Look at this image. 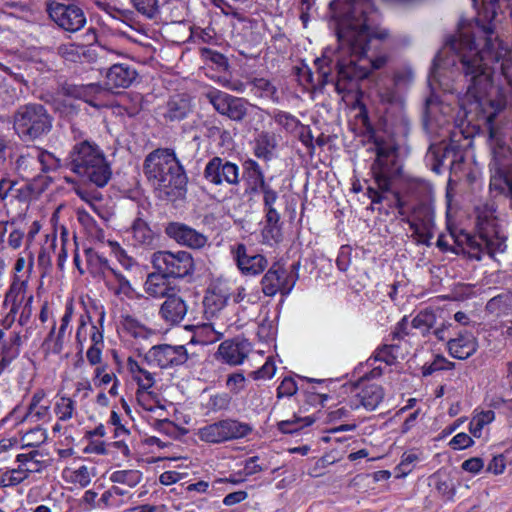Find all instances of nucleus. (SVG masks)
<instances>
[{
  "mask_svg": "<svg viewBox=\"0 0 512 512\" xmlns=\"http://www.w3.org/2000/svg\"><path fill=\"white\" fill-rule=\"evenodd\" d=\"M493 64H499L501 74L511 83L512 58L508 45L491 23L476 21L446 39L433 60L429 82L440 83L442 72L454 67L464 78L466 96L482 106L493 86Z\"/></svg>",
  "mask_w": 512,
  "mask_h": 512,
  "instance_id": "nucleus-1",
  "label": "nucleus"
},
{
  "mask_svg": "<svg viewBox=\"0 0 512 512\" xmlns=\"http://www.w3.org/2000/svg\"><path fill=\"white\" fill-rule=\"evenodd\" d=\"M344 5L339 14L334 16L335 32L339 49L335 55L332 74L330 65L334 60L316 59L318 69L317 86L323 88L333 83L338 94L351 90L354 83L367 78L370 70L367 66L359 65L352 57L362 60L372 49L374 40L384 41L389 37L386 29L373 28V15L376 13L373 0H337Z\"/></svg>",
  "mask_w": 512,
  "mask_h": 512,
  "instance_id": "nucleus-2",
  "label": "nucleus"
},
{
  "mask_svg": "<svg viewBox=\"0 0 512 512\" xmlns=\"http://www.w3.org/2000/svg\"><path fill=\"white\" fill-rule=\"evenodd\" d=\"M143 172L167 197H178L186 192L188 178L173 149L158 148L150 152L145 157Z\"/></svg>",
  "mask_w": 512,
  "mask_h": 512,
  "instance_id": "nucleus-3",
  "label": "nucleus"
},
{
  "mask_svg": "<svg viewBox=\"0 0 512 512\" xmlns=\"http://www.w3.org/2000/svg\"><path fill=\"white\" fill-rule=\"evenodd\" d=\"M64 165L84 181L97 187L106 186L112 176L110 164L103 151L88 140L76 143L72 147Z\"/></svg>",
  "mask_w": 512,
  "mask_h": 512,
  "instance_id": "nucleus-4",
  "label": "nucleus"
},
{
  "mask_svg": "<svg viewBox=\"0 0 512 512\" xmlns=\"http://www.w3.org/2000/svg\"><path fill=\"white\" fill-rule=\"evenodd\" d=\"M52 127V115L39 103L19 106L13 116V128L23 141H35L50 133Z\"/></svg>",
  "mask_w": 512,
  "mask_h": 512,
  "instance_id": "nucleus-5",
  "label": "nucleus"
},
{
  "mask_svg": "<svg viewBox=\"0 0 512 512\" xmlns=\"http://www.w3.org/2000/svg\"><path fill=\"white\" fill-rule=\"evenodd\" d=\"M464 236L470 258L477 261H480L484 254L497 260L496 256L503 254L507 248L506 236L501 233L493 219L480 221L475 235L465 234Z\"/></svg>",
  "mask_w": 512,
  "mask_h": 512,
  "instance_id": "nucleus-6",
  "label": "nucleus"
},
{
  "mask_svg": "<svg viewBox=\"0 0 512 512\" xmlns=\"http://www.w3.org/2000/svg\"><path fill=\"white\" fill-rule=\"evenodd\" d=\"M376 159L371 171L378 190L388 192L392 182L401 175L398 161V147L392 141L376 137L374 140Z\"/></svg>",
  "mask_w": 512,
  "mask_h": 512,
  "instance_id": "nucleus-7",
  "label": "nucleus"
},
{
  "mask_svg": "<svg viewBox=\"0 0 512 512\" xmlns=\"http://www.w3.org/2000/svg\"><path fill=\"white\" fill-rule=\"evenodd\" d=\"M151 263L156 271L167 278H185L191 276L195 271L192 255L184 250L154 252Z\"/></svg>",
  "mask_w": 512,
  "mask_h": 512,
  "instance_id": "nucleus-8",
  "label": "nucleus"
},
{
  "mask_svg": "<svg viewBox=\"0 0 512 512\" xmlns=\"http://www.w3.org/2000/svg\"><path fill=\"white\" fill-rule=\"evenodd\" d=\"M251 431L252 427L248 423L228 418L201 428L199 438L208 443H221L243 438Z\"/></svg>",
  "mask_w": 512,
  "mask_h": 512,
  "instance_id": "nucleus-9",
  "label": "nucleus"
},
{
  "mask_svg": "<svg viewBox=\"0 0 512 512\" xmlns=\"http://www.w3.org/2000/svg\"><path fill=\"white\" fill-rule=\"evenodd\" d=\"M487 102L492 109L485 117V125L488 130V144L495 165L499 166L510 153L503 127L495 122L498 113L503 109L504 105L500 101L488 100Z\"/></svg>",
  "mask_w": 512,
  "mask_h": 512,
  "instance_id": "nucleus-10",
  "label": "nucleus"
},
{
  "mask_svg": "<svg viewBox=\"0 0 512 512\" xmlns=\"http://www.w3.org/2000/svg\"><path fill=\"white\" fill-rule=\"evenodd\" d=\"M413 231L412 237L417 243L426 246L431 245L434 229V211L432 207L426 203H419L413 207L410 217L402 218Z\"/></svg>",
  "mask_w": 512,
  "mask_h": 512,
  "instance_id": "nucleus-11",
  "label": "nucleus"
},
{
  "mask_svg": "<svg viewBox=\"0 0 512 512\" xmlns=\"http://www.w3.org/2000/svg\"><path fill=\"white\" fill-rule=\"evenodd\" d=\"M47 13L61 29L77 32L86 24L83 10L75 4H65L57 1L47 2Z\"/></svg>",
  "mask_w": 512,
  "mask_h": 512,
  "instance_id": "nucleus-12",
  "label": "nucleus"
},
{
  "mask_svg": "<svg viewBox=\"0 0 512 512\" xmlns=\"http://www.w3.org/2000/svg\"><path fill=\"white\" fill-rule=\"evenodd\" d=\"M187 360L188 353L183 345H154L144 355V361L147 364L155 365L161 369L180 366Z\"/></svg>",
  "mask_w": 512,
  "mask_h": 512,
  "instance_id": "nucleus-13",
  "label": "nucleus"
},
{
  "mask_svg": "<svg viewBox=\"0 0 512 512\" xmlns=\"http://www.w3.org/2000/svg\"><path fill=\"white\" fill-rule=\"evenodd\" d=\"M260 193L263 194V206L265 211V226L263 236L266 240L279 241L280 234V214L275 208L278 201V192L272 188L268 181H261Z\"/></svg>",
  "mask_w": 512,
  "mask_h": 512,
  "instance_id": "nucleus-14",
  "label": "nucleus"
},
{
  "mask_svg": "<svg viewBox=\"0 0 512 512\" xmlns=\"http://www.w3.org/2000/svg\"><path fill=\"white\" fill-rule=\"evenodd\" d=\"M204 178L214 185L226 182L230 185L239 183V168L236 164L220 157H213L205 166Z\"/></svg>",
  "mask_w": 512,
  "mask_h": 512,
  "instance_id": "nucleus-15",
  "label": "nucleus"
},
{
  "mask_svg": "<svg viewBox=\"0 0 512 512\" xmlns=\"http://www.w3.org/2000/svg\"><path fill=\"white\" fill-rule=\"evenodd\" d=\"M165 234L179 245L191 249H201L208 241L206 235L181 222H169L165 226Z\"/></svg>",
  "mask_w": 512,
  "mask_h": 512,
  "instance_id": "nucleus-16",
  "label": "nucleus"
},
{
  "mask_svg": "<svg viewBox=\"0 0 512 512\" xmlns=\"http://www.w3.org/2000/svg\"><path fill=\"white\" fill-rule=\"evenodd\" d=\"M289 278L285 276L283 267L279 263H274L262 277V292L269 297L275 296L278 292L283 296L288 295L297 281V276L291 283Z\"/></svg>",
  "mask_w": 512,
  "mask_h": 512,
  "instance_id": "nucleus-17",
  "label": "nucleus"
},
{
  "mask_svg": "<svg viewBox=\"0 0 512 512\" xmlns=\"http://www.w3.org/2000/svg\"><path fill=\"white\" fill-rule=\"evenodd\" d=\"M232 253L238 268L243 274L257 275L263 272L268 265V261L263 255L249 250L242 243L237 244L236 247L232 249Z\"/></svg>",
  "mask_w": 512,
  "mask_h": 512,
  "instance_id": "nucleus-18",
  "label": "nucleus"
},
{
  "mask_svg": "<svg viewBox=\"0 0 512 512\" xmlns=\"http://www.w3.org/2000/svg\"><path fill=\"white\" fill-rule=\"evenodd\" d=\"M137 70L128 63H113L105 74V90L128 88L137 79Z\"/></svg>",
  "mask_w": 512,
  "mask_h": 512,
  "instance_id": "nucleus-19",
  "label": "nucleus"
},
{
  "mask_svg": "<svg viewBox=\"0 0 512 512\" xmlns=\"http://www.w3.org/2000/svg\"><path fill=\"white\" fill-rule=\"evenodd\" d=\"M251 351V344L247 340H226L218 348L217 355L230 365L242 364Z\"/></svg>",
  "mask_w": 512,
  "mask_h": 512,
  "instance_id": "nucleus-20",
  "label": "nucleus"
},
{
  "mask_svg": "<svg viewBox=\"0 0 512 512\" xmlns=\"http://www.w3.org/2000/svg\"><path fill=\"white\" fill-rule=\"evenodd\" d=\"M132 239L135 246L154 250L159 246L160 235L151 229L148 222L138 216L131 226Z\"/></svg>",
  "mask_w": 512,
  "mask_h": 512,
  "instance_id": "nucleus-21",
  "label": "nucleus"
},
{
  "mask_svg": "<svg viewBox=\"0 0 512 512\" xmlns=\"http://www.w3.org/2000/svg\"><path fill=\"white\" fill-rule=\"evenodd\" d=\"M448 350L452 357L457 359H467L477 350V343L471 333H460L458 337L449 339Z\"/></svg>",
  "mask_w": 512,
  "mask_h": 512,
  "instance_id": "nucleus-22",
  "label": "nucleus"
},
{
  "mask_svg": "<svg viewBox=\"0 0 512 512\" xmlns=\"http://www.w3.org/2000/svg\"><path fill=\"white\" fill-rule=\"evenodd\" d=\"M160 314L166 322L178 324L187 314V305L181 297L170 294L161 305Z\"/></svg>",
  "mask_w": 512,
  "mask_h": 512,
  "instance_id": "nucleus-23",
  "label": "nucleus"
},
{
  "mask_svg": "<svg viewBox=\"0 0 512 512\" xmlns=\"http://www.w3.org/2000/svg\"><path fill=\"white\" fill-rule=\"evenodd\" d=\"M190 111L191 104L188 96L184 94H176L167 102L164 116L169 121H181Z\"/></svg>",
  "mask_w": 512,
  "mask_h": 512,
  "instance_id": "nucleus-24",
  "label": "nucleus"
},
{
  "mask_svg": "<svg viewBox=\"0 0 512 512\" xmlns=\"http://www.w3.org/2000/svg\"><path fill=\"white\" fill-rule=\"evenodd\" d=\"M406 76L401 73H397L394 76V83L392 85L381 86L377 90V96L382 104L388 105H402V96L398 92V88L401 86H408L410 83H401Z\"/></svg>",
  "mask_w": 512,
  "mask_h": 512,
  "instance_id": "nucleus-25",
  "label": "nucleus"
},
{
  "mask_svg": "<svg viewBox=\"0 0 512 512\" xmlns=\"http://www.w3.org/2000/svg\"><path fill=\"white\" fill-rule=\"evenodd\" d=\"M84 253L90 273L106 279L107 273H110V269H113L109 265L108 259L93 248L85 249Z\"/></svg>",
  "mask_w": 512,
  "mask_h": 512,
  "instance_id": "nucleus-26",
  "label": "nucleus"
},
{
  "mask_svg": "<svg viewBox=\"0 0 512 512\" xmlns=\"http://www.w3.org/2000/svg\"><path fill=\"white\" fill-rule=\"evenodd\" d=\"M360 404L367 410L372 411L378 407L384 398L383 388L377 384L364 387L358 394Z\"/></svg>",
  "mask_w": 512,
  "mask_h": 512,
  "instance_id": "nucleus-27",
  "label": "nucleus"
},
{
  "mask_svg": "<svg viewBox=\"0 0 512 512\" xmlns=\"http://www.w3.org/2000/svg\"><path fill=\"white\" fill-rule=\"evenodd\" d=\"M166 276L156 271L148 275L145 282V291L152 297H168L173 288L166 283Z\"/></svg>",
  "mask_w": 512,
  "mask_h": 512,
  "instance_id": "nucleus-28",
  "label": "nucleus"
},
{
  "mask_svg": "<svg viewBox=\"0 0 512 512\" xmlns=\"http://www.w3.org/2000/svg\"><path fill=\"white\" fill-rule=\"evenodd\" d=\"M412 327L420 330L423 336L430 333V330L438 324V317L434 310H421L412 320Z\"/></svg>",
  "mask_w": 512,
  "mask_h": 512,
  "instance_id": "nucleus-29",
  "label": "nucleus"
},
{
  "mask_svg": "<svg viewBox=\"0 0 512 512\" xmlns=\"http://www.w3.org/2000/svg\"><path fill=\"white\" fill-rule=\"evenodd\" d=\"M248 105L246 99L232 95L222 115L227 116L232 121L241 122L247 115Z\"/></svg>",
  "mask_w": 512,
  "mask_h": 512,
  "instance_id": "nucleus-30",
  "label": "nucleus"
},
{
  "mask_svg": "<svg viewBox=\"0 0 512 512\" xmlns=\"http://www.w3.org/2000/svg\"><path fill=\"white\" fill-rule=\"evenodd\" d=\"M229 297L220 292H208L203 300L205 313L214 316L226 306Z\"/></svg>",
  "mask_w": 512,
  "mask_h": 512,
  "instance_id": "nucleus-31",
  "label": "nucleus"
},
{
  "mask_svg": "<svg viewBox=\"0 0 512 512\" xmlns=\"http://www.w3.org/2000/svg\"><path fill=\"white\" fill-rule=\"evenodd\" d=\"M430 152L434 155L435 163L433 164V170L437 173H440V168L445 165L446 159L452 157L450 164L454 163L455 150L449 145H438V146H430Z\"/></svg>",
  "mask_w": 512,
  "mask_h": 512,
  "instance_id": "nucleus-32",
  "label": "nucleus"
},
{
  "mask_svg": "<svg viewBox=\"0 0 512 512\" xmlns=\"http://www.w3.org/2000/svg\"><path fill=\"white\" fill-rule=\"evenodd\" d=\"M255 148V155L258 158L270 159L272 155V149L275 147L276 139L273 134L268 132H262L257 141Z\"/></svg>",
  "mask_w": 512,
  "mask_h": 512,
  "instance_id": "nucleus-33",
  "label": "nucleus"
},
{
  "mask_svg": "<svg viewBox=\"0 0 512 512\" xmlns=\"http://www.w3.org/2000/svg\"><path fill=\"white\" fill-rule=\"evenodd\" d=\"M31 164H39L40 172H48L65 166L59 158L45 150L39 151L37 160H31Z\"/></svg>",
  "mask_w": 512,
  "mask_h": 512,
  "instance_id": "nucleus-34",
  "label": "nucleus"
},
{
  "mask_svg": "<svg viewBox=\"0 0 512 512\" xmlns=\"http://www.w3.org/2000/svg\"><path fill=\"white\" fill-rule=\"evenodd\" d=\"M315 421L312 417H297L294 416L293 419L280 421L277 424L278 429L285 434H293L305 426H309L313 424Z\"/></svg>",
  "mask_w": 512,
  "mask_h": 512,
  "instance_id": "nucleus-35",
  "label": "nucleus"
},
{
  "mask_svg": "<svg viewBox=\"0 0 512 512\" xmlns=\"http://www.w3.org/2000/svg\"><path fill=\"white\" fill-rule=\"evenodd\" d=\"M205 97L213 108L222 115L232 95L218 89H212L205 94Z\"/></svg>",
  "mask_w": 512,
  "mask_h": 512,
  "instance_id": "nucleus-36",
  "label": "nucleus"
},
{
  "mask_svg": "<svg viewBox=\"0 0 512 512\" xmlns=\"http://www.w3.org/2000/svg\"><path fill=\"white\" fill-rule=\"evenodd\" d=\"M55 330H56V327L54 324L42 344V349L46 353L52 352L54 354H60L63 350L65 334H59V332H58L57 335L55 336Z\"/></svg>",
  "mask_w": 512,
  "mask_h": 512,
  "instance_id": "nucleus-37",
  "label": "nucleus"
},
{
  "mask_svg": "<svg viewBox=\"0 0 512 512\" xmlns=\"http://www.w3.org/2000/svg\"><path fill=\"white\" fill-rule=\"evenodd\" d=\"M110 480L113 483L126 484L130 487L136 486L141 480V473L136 470H120L111 474Z\"/></svg>",
  "mask_w": 512,
  "mask_h": 512,
  "instance_id": "nucleus-38",
  "label": "nucleus"
},
{
  "mask_svg": "<svg viewBox=\"0 0 512 512\" xmlns=\"http://www.w3.org/2000/svg\"><path fill=\"white\" fill-rule=\"evenodd\" d=\"M124 329L135 338H147L152 331L132 316L124 317Z\"/></svg>",
  "mask_w": 512,
  "mask_h": 512,
  "instance_id": "nucleus-39",
  "label": "nucleus"
},
{
  "mask_svg": "<svg viewBox=\"0 0 512 512\" xmlns=\"http://www.w3.org/2000/svg\"><path fill=\"white\" fill-rule=\"evenodd\" d=\"M430 481L433 482L437 492L448 500H451L455 495V486L449 479H442L439 475H432Z\"/></svg>",
  "mask_w": 512,
  "mask_h": 512,
  "instance_id": "nucleus-40",
  "label": "nucleus"
},
{
  "mask_svg": "<svg viewBox=\"0 0 512 512\" xmlns=\"http://www.w3.org/2000/svg\"><path fill=\"white\" fill-rule=\"evenodd\" d=\"M254 88L261 92V96L278 101L277 88L265 78H253L249 82Z\"/></svg>",
  "mask_w": 512,
  "mask_h": 512,
  "instance_id": "nucleus-41",
  "label": "nucleus"
},
{
  "mask_svg": "<svg viewBox=\"0 0 512 512\" xmlns=\"http://www.w3.org/2000/svg\"><path fill=\"white\" fill-rule=\"evenodd\" d=\"M31 160H37V157L20 156L17 160V169L23 178H34V172L39 170V164H31Z\"/></svg>",
  "mask_w": 512,
  "mask_h": 512,
  "instance_id": "nucleus-42",
  "label": "nucleus"
},
{
  "mask_svg": "<svg viewBox=\"0 0 512 512\" xmlns=\"http://www.w3.org/2000/svg\"><path fill=\"white\" fill-rule=\"evenodd\" d=\"M47 439L46 431L37 427L28 431L22 438L25 442L24 447H38Z\"/></svg>",
  "mask_w": 512,
  "mask_h": 512,
  "instance_id": "nucleus-43",
  "label": "nucleus"
},
{
  "mask_svg": "<svg viewBox=\"0 0 512 512\" xmlns=\"http://www.w3.org/2000/svg\"><path fill=\"white\" fill-rule=\"evenodd\" d=\"M75 409V402L69 397H61L56 404L55 411L59 415V420L66 421L72 418Z\"/></svg>",
  "mask_w": 512,
  "mask_h": 512,
  "instance_id": "nucleus-44",
  "label": "nucleus"
},
{
  "mask_svg": "<svg viewBox=\"0 0 512 512\" xmlns=\"http://www.w3.org/2000/svg\"><path fill=\"white\" fill-rule=\"evenodd\" d=\"M38 468H35V469H22V468H19L17 470H12V473L10 476H2L1 479H0V487H6V486H15V485H18L20 484L21 482H23L26 478H27V473L23 474V475H20L24 472H33V471H37Z\"/></svg>",
  "mask_w": 512,
  "mask_h": 512,
  "instance_id": "nucleus-45",
  "label": "nucleus"
},
{
  "mask_svg": "<svg viewBox=\"0 0 512 512\" xmlns=\"http://www.w3.org/2000/svg\"><path fill=\"white\" fill-rule=\"evenodd\" d=\"M136 10L148 18H153L158 12V0H132Z\"/></svg>",
  "mask_w": 512,
  "mask_h": 512,
  "instance_id": "nucleus-46",
  "label": "nucleus"
},
{
  "mask_svg": "<svg viewBox=\"0 0 512 512\" xmlns=\"http://www.w3.org/2000/svg\"><path fill=\"white\" fill-rule=\"evenodd\" d=\"M110 273L114 276L118 283V287L115 289L114 293L116 295L124 294L127 297H131L134 290L129 280L121 272L115 270L114 268L110 269Z\"/></svg>",
  "mask_w": 512,
  "mask_h": 512,
  "instance_id": "nucleus-47",
  "label": "nucleus"
},
{
  "mask_svg": "<svg viewBox=\"0 0 512 512\" xmlns=\"http://www.w3.org/2000/svg\"><path fill=\"white\" fill-rule=\"evenodd\" d=\"M503 181L502 193L509 199V207H512V163L499 171Z\"/></svg>",
  "mask_w": 512,
  "mask_h": 512,
  "instance_id": "nucleus-48",
  "label": "nucleus"
},
{
  "mask_svg": "<svg viewBox=\"0 0 512 512\" xmlns=\"http://www.w3.org/2000/svg\"><path fill=\"white\" fill-rule=\"evenodd\" d=\"M84 90H85V92H83V93L85 94V96L80 97V99L87 102L88 104H90L92 106H96V104H94L93 101H94V99H96L97 95L106 91L104 86H101L98 83H91L88 85H84Z\"/></svg>",
  "mask_w": 512,
  "mask_h": 512,
  "instance_id": "nucleus-49",
  "label": "nucleus"
},
{
  "mask_svg": "<svg viewBox=\"0 0 512 512\" xmlns=\"http://www.w3.org/2000/svg\"><path fill=\"white\" fill-rule=\"evenodd\" d=\"M231 398L228 394H217L211 396L208 407L212 411H220L228 409L230 405Z\"/></svg>",
  "mask_w": 512,
  "mask_h": 512,
  "instance_id": "nucleus-50",
  "label": "nucleus"
},
{
  "mask_svg": "<svg viewBox=\"0 0 512 512\" xmlns=\"http://www.w3.org/2000/svg\"><path fill=\"white\" fill-rule=\"evenodd\" d=\"M296 382L291 377H285L277 389L278 398L292 396L297 392Z\"/></svg>",
  "mask_w": 512,
  "mask_h": 512,
  "instance_id": "nucleus-51",
  "label": "nucleus"
},
{
  "mask_svg": "<svg viewBox=\"0 0 512 512\" xmlns=\"http://www.w3.org/2000/svg\"><path fill=\"white\" fill-rule=\"evenodd\" d=\"M474 444L473 439L466 433H458L450 441L449 445L452 449H465Z\"/></svg>",
  "mask_w": 512,
  "mask_h": 512,
  "instance_id": "nucleus-52",
  "label": "nucleus"
},
{
  "mask_svg": "<svg viewBox=\"0 0 512 512\" xmlns=\"http://www.w3.org/2000/svg\"><path fill=\"white\" fill-rule=\"evenodd\" d=\"M275 121L286 129H292L300 125V121L298 119H296L293 115L283 111H280L275 115Z\"/></svg>",
  "mask_w": 512,
  "mask_h": 512,
  "instance_id": "nucleus-53",
  "label": "nucleus"
},
{
  "mask_svg": "<svg viewBox=\"0 0 512 512\" xmlns=\"http://www.w3.org/2000/svg\"><path fill=\"white\" fill-rule=\"evenodd\" d=\"M446 362L447 359L443 356H436L431 364L423 367V376H429L439 370H450V367L444 365Z\"/></svg>",
  "mask_w": 512,
  "mask_h": 512,
  "instance_id": "nucleus-54",
  "label": "nucleus"
},
{
  "mask_svg": "<svg viewBox=\"0 0 512 512\" xmlns=\"http://www.w3.org/2000/svg\"><path fill=\"white\" fill-rule=\"evenodd\" d=\"M83 92H85L84 85L65 83L61 86V93L67 97L80 99V97L85 96Z\"/></svg>",
  "mask_w": 512,
  "mask_h": 512,
  "instance_id": "nucleus-55",
  "label": "nucleus"
},
{
  "mask_svg": "<svg viewBox=\"0 0 512 512\" xmlns=\"http://www.w3.org/2000/svg\"><path fill=\"white\" fill-rule=\"evenodd\" d=\"M139 374L143 375V378L139 376H134V380L137 382L139 389L143 391L149 390L155 383L153 373L142 368V371Z\"/></svg>",
  "mask_w": 512,
  "mask_h": 512,
  "instance_id": "nucleus-56",
  "label": "nucleus"
},
{
  "mask_svg": "<svg viewBox=\"0 0 512 512\" xmlns=\"http://www.w3.org/2000/svg\"><path fill=\"white\" fill-rule=\"evenodd\" d=\"M245 377L242 373H233L228 376L226 385L230 391L238 393L244 386Z\"/></svg>",
  "mask_w": 512,
  "mask_h": 512,
  "instance_id": "nucleus-57",
  "label": "nucleus"
},
{
  "mask_svg": "<svg viewBox=\"0 0 512 512\" xmlns=\"http://www.w3.org/2000/svg\"><path fill=\"white\" fill-rule=\"evenodd\" d=\"M461 467L463 470H465L467 472L476 474L483 469L484 462H483V459L480 457H472V458L465 460L462 463Z\"/></svg>",
  "mask_w": 512,
  "mask_h": 512,
  "instance_id": "nucleus-58",
  "label": "nucleus"
},
{
  "mask_svg": "<svg viewBox=\"0 0 512 512\" xmlns=\"http://www.w3.org/2000/svg\"><path fill=\"white\" fill-rule=\"evenodd\" d=\"M208 59L216 64L219 68L227 70L229 68L228 59L221 53L210 49L206 50Z\"/></svg>",
  "mask_w": 512,
  "mask_h": 512,
  "instance_id": "nucleus-59",
  "label": "nucleus"
},
{
  "mask_svg": "<svg viewBox=\"0 0 512 512\" xmlns=\"http://www.w3.org/2000/svg\"><path fill=\"white\" fill-rule=\"evenodd\" d=\"M275 370L274 364L270 360H267L260 369L252 372L251 375L254 379L271 378L274 375Z\"/></svg>",
  "mask_w": 512,
  "mask_h": 512,
  "instance_id": "nucleus-60",
  "label": "nucleus"
},
{
  "mask_svg": "<svg viewBox=\"0 0 512 512\" xmlns=\"http://www.w3.org/2000/svg\"><path fill=\"white\" fill-rule=\"evenodd\" d=\"M506 465L505 459L502 455H498L493 457L487 467V471L491 472L495 475L502 474L504 472Z\"/></svg>",
  "mask_w": 512,
  "mask_h": 512,
  "instance_id": "nucleus-61",
  "label": "nucleus"
},
{
  "mask_svg": "<svg viewBox=\"0 0 512 512\" xmlns=\"http://www.w3.org/2000/svg\"><path fill=\"white\" fill-rule=\"evenodd\" d=\"M74 481L79 483L81 487H86L91 482L90 473L86 466H81L74 471Z\"/></svg>",
  "mask_w": 512,
  "mask_h": 512,
  "instance_id": "nucleus-62",
  "label": "nucleus"
},
{
  "mask_svg": "<svg viewBox=\"0 0 512 512\" xmlns=\"http://www.w3.org/2000/svg\"><path fill=\"white\" fill-rule=\"evenodd\" d=\"M298 126L302 129V131L299 133V140L312 152L314 150V137L311 130L301 123Z\"/></svg>",
  "mask_w": 512,
  "mask_h": 512,
  "instance_id": "nucleus-63",
  "label": "nucleus"
},
{
  "mask_svg": "<svg viewBox=\"0 0 512 512\" xmlns=\"http://www.w3.org/2000/svg\"><path fill=\"white\" fill-rule=\"evenodd\" d=\"M155 427L157 430L165 433L166 435L174 436L176 434V425L168 419L157 420Z\"/></svg>",
  "mask_w": 512,
  "mask_h": 512,
  "instance_id": "nucleus-64",
  "label": "nucleus"
}]
</instances>
